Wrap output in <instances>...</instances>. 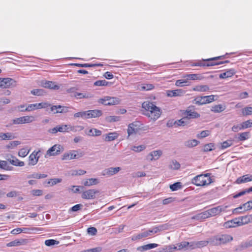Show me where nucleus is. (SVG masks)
I'll list each match as a JSON object with an SVG mask.
<instances>
[{"label": "nucleus", "instance_id": "obj_51", "mask_svg": "<svg viewBox=\"0 0 252 252\" xmlns=\"http://www.w3.org/2000/svg\"><path fill=\"white\" fill-rule=\"evenodd\" d=\"M214 149H215V145L212 143L205 145L203 148V151L204 152L211 151Z\"/></svg>", "mask_w": 252, "mask_h": 252}, {"label": "nucleus", "instance_id": "obj_59", "mask_svg": "<svg viewBox=\"0 0 252 252\" xmlns=\"http://www.w3.org/2000/svg\"><path fill=\"white\" fill-rule=\"evenodd\" d=\"M187 118L185 116L182 119L176 122L177 125L179 126H184L188 124Z\"/></svg>", "mask_w": 252, "mask_h": 252}, {"label": "nucleus", "instance_id": "obj_28", "mask_svg": "<svg viewBox=\"0 0 252 252\" xmlns=\"http://www.w3.org/2000/svg\"><path fill=\"white\" fill-rule=\"evenodd\" d=\"M185 93L184 91L182 90H175L168 91L167 95L170 97L182 95Z\"/></svg>", "mask_w": 252, "mask_h": 252}, {"label": "nucleus", "instance_id": "obj_42", "mask_svg": "<svg viewBox=\"0 0 252 252\" xmlns=\"http://www.w3.org/2000/svg\"><path fill=\"white\" fill-rule=\"evenodd\" d=\"M20 144L21 142L19 141H11L9 143V144L5 146V148L8 150L13 149Z\"/></svg>", "mask_w": 252, "mask_h": 252}, {"label": "nucleus", "instance_id": "obj_5", "mask_svg": "<svg viewBox=\"0 0 252 252\" xmlns=\"http://www.w3.org/2000/svg\"><path fill=\"white\" fill-rule=\"evenodd\" d=\"M97 102L105 105H114L119 104L120 100L117 97L106 96L99 99Z\"/></svg>", "mask_w": 252, "mask_h": 252}, {"label": "nucleus", "instance_id": "obj_44", "mask_svg": "<svg viewBox=\"0 0 252 252\" xmlns=\"http://www.w3.org/2000/svg\"><path fill=\"white\" fill-rule=\"evenodd\" d=\"M175 85L177 86L184 87L189 85V82L187 78L178 80L176 81Z\"/></svg>", "mask_w": 252, "mask_h": 252}, {"label": "nucleus", "instance_id": "obj_63", "mask_svg": "<svg viewBox=\"0 0 252 252\" xmlns=\"http://www.w3.org/2000/svg\"><path fill=\"white\" fill-rule=\"evenodd\" d=\"M242 113L244 115H250L252 114V107H245L242 110Z\"/></svg>", "mask_w": 252, "mask_h": 252}, {"label": "nucleus", "instance_id": "obj_9", "mask_svg": "<svg viewBox=\"0 0 252 252\" xmlns=\"http://www.w3.org/2000/svg\"><path fill=\"white\" fill-rule=\"evenodd\" d=\"M34 121V117L32 116H26L13 119L12 122L13 124L19 125L32 123Z\"/></svg>", "mask_w": 252, "mask_h": 252}, {"label": "nucleus", "instance_id": "obj_13", "mask_svg": "<svg viewBox=\"0 0 252 252\" xmlns=\"http://www.w3.org/2000/svg\"><path fill=\"white\" fill-rule=\"evenodd\" d=\"M40 151H34L29 157V166H34L37 164L38 161L39 157L37 156L38 154Z\"/></svg>", "mask_w": 252, "mask_h": 252}, {"label": "nucleus", "instance_id": "obj_39", "mask_svg": "<svg viewBox=\"0 0 252 252\" xmlns=\"http://www.w3.org/2000/svg\"><path fill=\"white\" fill-rule=\"evenodd\" d=\"M83 126H72L70 125H67V132L69 131L76 132L83 130Z\"/></svg>", "mask_w": 252, "mask_h": 252}, {"label": "nucleus", "instance_id": "obj_64", "mask_svg": "<svg viewBox=\"0 0 252 252\" xmlns=\"http://www.w3.org/2000/svg\"><path fill=\"white\" fill-rule=\"evenodd\" d=\"M83 205L81 204H76L72 207L69 210L71 212H77L82 209Z\"/></svg>", "mask_w": 252, "mask_h": 252}, {"label": "nucleus", "instance_id": "obj_46", "mask_svg": "<svg viewBox=\"0 0 252 252\" xmlns=\"http://www.w3.org/2000/svg\"><path fill=\"white\" fill-rule=\"evenodd\" d=\"M170 168L173 170H178L180 168V164L176 160H173L169 165Z\"/></svg>", "mask_w": 252, "mask_h": 252}, {"label": "nucleus", "instance_id": "obj_33", "mask_svg": "<svg viewBox=\"0 0 252 252\" xmlns=\"http://www.w3.org/2000/svg\"><path fill=\"white\" fill-rule=\"evenodd\" d=\"M148 236H149V234L147 233V231H145L140 233L133 235L131 237V240L133 241H137Z\"/></svg>", "mask_w": 252, "mask_h": 252}, {"label": "nucleus", "instance_id": "obj_26", "mask_svg": "<svg viewBox=\"0 0 252 252\" xmlns=\"http://www.w3.org/2000/svg\"><path fill=\"white\" fill-rule=\"evenodd\" d=\"M158 246V245L157 244H149L147 245H145L144 246H140L137 248V250L140 251V252H143L145 251H147L152 249L155 248Z\"/></svg>", "mask_w": 252, "mask_h": 252}, {"label": "nucleus", "instance_id": "obj_49", "mask_svg": "<svg viewBox=\"0 0 252 252\" xmlns=\"http://www.w3.org/2000/svg\"><path fill=\"white\" fill-rule=\"evenodd\" d=\"M31 93L34 95L41 96L44 95L45 92L43 89H33L31 91Z\"/></svg>", "mask_w": 252, "mask_h": 252}, {"label": "nucleus", "instance_id": "obj_54", "mask_svg": "<svg viewBox=\"0 0 252 252\" xmlns=\"http://www.w3.org/2000/svg\"><path fill=\"white\" fill-rule=\"evenodd\" d=\"M209 243H210V240L209 241H198L195 243V247L201 248L204 246H206Z\"/></svg>", "mask_w": 252, "mask_h": 252}, {"label": "nucleus", "instance_id": "obj_3", "mask_svg": "<svg viewBox=\"0 0 252 252\" xmlns=\"http://www.w3.org/2000/svg\"><path fill=\"white\" fill-rule=\"evenodd\" d=\"M212 179L208 173L196 176L191 180V183L196 186H205L212 183Z\"/></svg>", "mask_w": 252, "mask_h": 252}, {"label": "nucleus", "instance_id": "obj_10", "mask_svg": "<svg viewBox=\"0 0 252 252\" xmlns=\"http://www.w3.org/2000/svg\"><path fill=\"white\" fill-rule=\"evenodd\" d=\"M215 96L214 95H211L198 97L195 99V103L198 105L209 103L215 100Z\"/></svg>", "mask_w": 252, "mask_h": 252}, {"label": "nucleus", "instance_id": "obj_6", "mask_svg": "<svg viewBox=\"0 0 252 252\" xmlns=\"http://www.w3.org/2000/svg\"><path fill=\"white\" fill-rule=\"evenodd\" d=\"M63 151V148L62 145L55 144L47 150L45 155V157L47 158L49 157L58 155Z\"/></svg>", "mask_w": 252, "mask_h": 252}, {"label": "nucleus", "instance_id": "obj_1", "mask_svg": "<svg viewBox=\"0 0 252 252\" xmlns=\"http://www.w3.org/2000/svg\"><path fill=\"white\" fill-rule=\"evenodd\" d=\"M142 107L146 111L144 114L153 120H157L161 115L160 108L156 106L153 102L148 101H145L142 103Z\"/></svg>", "mask_w": 252, "mask_h": 252}, {"label": "nucleus", "instance_id": "obj_43", "mask_svg": "<svg viewBox=\"0 0 252 252\" xmlns=\"http://www.w3.org/2000/svg\"><path fill=\"white\" fill-rule=\"evenodd\" d=\"M184 78H187V80H200L201 79V77L199 76L198 74H187L183 77Z\"/></svg>", "mask_w": 252, "mask_h": 252}, {"label": "nucleus", "instance_id": "obj_47", "mask_svg": "<svg viewBox=\"0 0 252 252\" xmlns=\"http://www.w3.org/2000/svg\"><path fill=\"white\" fill-rule=\"evenodd\" d=\"M250 137V133L249 132H244L239 133V140L240 141H244L249 139Z\"/></svg>", "mask_w": 252, "mask_h": 252}, {"label": "nucleus", "instance_id": "obj_36", "mask_svg": "<svg viewBox=\"0 0 252 252\" xmlns=\"http://www.w3.org/2000/svg\"><path fill=\"white\" fill-rule=\"evenodd\" d=\"M199 142L198 141L195 139L189 140L185 141L184 143V145L186 147L190 148L197 146Z\"/></svg>", "mask_w": 252, "mask_h": 252}, {"label": "nucleus", "instance_id": "obj_48", "mask_svg": "<svg viewBox=\"0 0 252 252\" xmlns=\"http://www.w3.org/2000/svg\"><path fill=\"white\" fill-rule=\"evenodd\" d=\"M21 230L22 232H24L25 233H31L29 231H32V232H35L36 231L41 230V229L38 227L23 228H21Z\"/></svg>", "mask_w": 252, "mask_h": 252}, {"label": "nucleus", "instance_id": "obj_24", "mask_svg": "<svg viewBox=\"0 0 252 252\" xmlns=\"http://www.w3.org/2000/svg\"><path fill=\"white\" fill-rule=\"evenodd\" d=\"M119 134L117 132H110L103 135V138L105 141H111L118 137Z\"/></svg>", "mask_w": 252, "mask_h": 252}, {"label": "nucleus", "instance_id": "obj_20", "mask_svg": "<svg viewBox=\"0 0 252 252\" xmlns=\"http://www.w3.org/2000/svg\"><path fill=\"white\" fill-rule=\"evenodd\" d=\"M102 112L99 110H91L87 111V118H96L101 116Z\"/></svg>", "mask_w": 252, "mask_h": 252}, {"label": "nucleus", "instance_id": "obj_45", "mask_svg": "<svg viewBox=\"0 0 252 252\" xmlns=\"http://www.w3.org/2000/svg\"><path fill=\"white\" fill-rule=\"evenodd\" d=\"M209 90V88L207 85H199L193 89V90L200 92H206Z\"/></svg>", "mask_w": 252, "mask_h": 252}, {"label": "nucleus", "instance_id": "obj_34", "mask_svg": "<svg viewBox=\"0 0 252 252\" xmlns=\"http://www.w3.org/2000/svg\"><path fill=\"white\" fill-rule=\"evenodd\" d=\"M99 183L98 180L95 178H90L87 179L83 183L85 186L89 187L92 185H95Z\"/></svg>", "mask_w": 252, "mask_h": 252}, {"label": "nucleus", "instance_id": "obj_29", "mask_svg": "<svg viewBox=\"0 0 252 252\" xmlns=\"http://www.w3.org/2000/svg\"><path fill=\"white\" fill-rule=\"evenodd\" d=\"M42 86L44 88H49L51 89L54 90H58L60 88V87L55 84V83L52 81H45V82L42 83Z\"/></svg>", "mask_w": 252, "mask_h": 252}, {"label": "nucleus", "instance_id": "obj_25", "mask_svg": "<svg viewBox=\"0 0 252 252\" xmlns=\"http://www.w3.org/2000/svg\"><path fill=\"white\" fill-rule=\"evenodd\" d=\"M239 219H240V226H242L252 222V215L242 216L239 217Z\"/></svg>", "mask_w": 252, "mask_h": 252}, {"label": "nucleus", "instance_id": "obj_17", "mask_svg": "<svg viewBox=\"0 0 252 252\" xmlns=\"http://www.w3.org/2000/svg\"><path fill=\"white\" fill-rule=\"evenodd\" d=\"M185 115L187 120L190 119H195L200 117V114L194 110H192L189 108L186 110Z\"/></svg>", "mask_w": 252, "mask_h": 252}, {"label": "nucleus", "instance_id": "obj_58", "mask_svg": "<svg viewBox=\"0 0 252 252\" xmlns=\"http://www.w3.org/2000/svg\"><path fill=\"white\" fill-rule=\"evenodd\" d=\"M59 242L53 239L47 240L45 242V244L47 246H51L54 245H58Z\"/></svg>", "mask_w": 252, "mask_h": 252}, {"label": "nucleus", "instance_id": "obj_2", "mask_svg": "<svg viewBox=\"0 0 252 252\" xmlns=\"http://www.w3.org/2000/svg\"><path fill=\"white\" fill-rule=\"evenodd\" d=\"M233 237L228 234H221L210 238V244L214 246L225 245L233 240Z\"/></svg>", "mask_w": 252, "mask_h": 252}, {"label": "nucleus", "instance_id": "obj_41", "mask_svg": "<svg viewBox=\"0 0 252 252\" xmlns=\"http://www.w3.org/2000/svg\"><path fill=\"white\" fill-rule=\"evenodd\" d=\"M47 177V174H40L38 173H33L28 176V178L41 179L45 178Z\"/></svg>", "mask_w": 252, "mask_h": 252}, {"label": "nucleus", "instance_id": "obj_32", "mask_svg": "<svg viewBox=\"0 0 252 252\" xmlns=\"http://www.w3.org/2000/svg\"><path fill=\"white\" fill-rule=\"evenodd\" d=\"M235 73V71L234 69H230L225 72L220 74L219 77L220 78L224 79L232 76Z\"/></svg>", "mask_w": 252, "mask_h": 252}, {"label": "nucleus", "instance_id": "obj_14", "mask_svg": "<svg viewBox=\"0 0 252 252\" xmlns=\"http://www.w3.org/2000/svg\"><path fill=\"white\" fill-rule=\"evenodd\" d=\"M121 170V168L120 167H109L103 171L102 175L110 177L117 174Z\"/></svg>", "mask_w": 252, "mask_h": 252}, {"label": "nucleus", "instance_id": "obj_16", "mask_svg": "<svg viewBox=\"0 0 252 252\" xmlns=\"http://www.w3.org/2000/svg\"><path fill=\"white\" fill-rule=\"evenodd\" d=\"M51 110L54 114L65 113L68 112V108L62 105H53L51 107Z\"/></svg>", "mask_w": 252, "mask_h": 252}, {"label": "nucleus", "instance_id": "obj_38", "mask_svg": "<svg viewBox=\"0 0 252 252\" xmlns=\"http://www.w3.org/2000/svg\"><path fill=\"white\" fill-rule=\"evenodd\" d=\"M0 168L5 170L10 171L12 170L13 168L8 165L6 161L0 160Z\"/></svg>", "mask_w": 252, "mask_h": 252}, {"label": "nucleus", "instance_id": "obj_40", "mask_svg": "<svg viewBox=\"0 0 252 252\" xmlns=\"http://www.w3.org/2000/svg\"><path fill=\"white\" fill-rule=\"evenodd\" d=\"M30 150L31 149H28V147L23 148L19 151L18 155L20 157L24 158L28 155Z\"/></svg>", "mask_w": 252, "mask_h": 252}, {"label": "nucleus", "instance_id": "obj_60", "mask_svg": "<svg viewBox=\"0 0 252 252\" xmlns=\"http://www.w3.org/2000/svg\"><path fill=\"white\" fill-rule=\"evenodd\" d=\"M62 182L61 179L59 178H54L50 179L48 182V184L50 186H53L56 185L58 183H61Z\"/></svg>", "mask_w": 252, "mask_h": 252}, {"label": "nucleus", "instance_id": "obj_52", "mask_svg": "<svg viewBox=\"0 0 252 252\" xmlns=\"http://www.w3.org/2000/svg\"><path fill=\"white\" fill-rule=\"evenodd\" d=\"M74 118H82L84 119L87 118V111H82L76 113L74 114Z\"/></svg>", "mask_w": 252, "mask_h": 252}, {"label": "nucleus", "instance_id": "obj_62", "mask_svg": "<svg viewBox=\"0 0 252 252\" xmlns=\"http://www.w3.org/2000/svg\"><path fill=\"white\" fill-rule=\"evenodd\" d=\"M86 173V171L84 170H74L72 171L71 175L73 176L82 175L85 174Z\"/></svg>", "mask_w": 252, "mask_h": 252}, {"label": "nucleus", "instance_id": "obj_35", "mask_svg": "<svg viewBox=\"0 0 252 252\" xmlns=\"http://www.w3.org/2000/svg\"><path fill=\"white\" fill-rule=\"evenodd\" d=\"M0 138L2 140H12L15 138L14 136L13 133L11 132L7 133H0Z\"/></svg>", "mask_w": 252, "mask_h": 252}, {"label": "nucleus", "instance_id": "obj_22", "mask_svg": "<svg viewBox=\"0 0 252 252\" xmlns=\"http://www.w3.org/2000/svg\"><path fill=\"white\" fill-rule=\"evenodd\" d=\"M222 210V207L219 206L207 210L210 217L219 214Z\"/></svg>", "mask_w": 252, "mask_h": 252}, {"label": "nucleus", "instance_id": "obj_15", "mask_svg": "<svg viewBox=\"0 0 252 252\" xmlns=\"http://www.w3.org/2000/svg\"><path fill=\"white\" fill-rule=\"evenodd\" d=\"M243 208H244V211L250 210L252 209V200L249 201L243 204L242 206H241L238 208L234 209L233 210V213H241V211Z\"/></svg>", "mask_w": 252, "mask_h": 252}, {"label": "nucleus", "instance_id": "obj_57", "mask_svg": "<svg viewBox=\"0 0 252 252\" xmlns=\"http://www.w3.org/2000/svg\"><path fill=\"white\" fill-rule=\"evenodd\" d=\"M210 134V131L209 130H203L197 135V137L199 138H202L209 136Z\"/></svg>", "mask_w": 252, "mask_h": 252}, {"label": "nucleus", "instance_id": "obj_27", "mask_svg": "<svg viewBox=\"0 0 252 252\" xmlns=\"http://www.w3.org/2000/svg\"><path fill=\"white\" fill-rule=\"evenodd\" d=\"M13 159H7V160L13 165L15 166L22 167L25 165L24 161H20L18 158L14 157H12Z\"/></svg>", "mask_w": 252, "mask_h": 252}, {"label": "nucleus", "instance_id": "obj_12", "mask_svg": "<svg viewBox=\"0 0 252 252\" xmlns=\"http://www.w3.org/2000/svg\"><path fill=\"white\" fill-rule=\"evenodd\" d=\"M15 81L9 78H0V88H8L11 86L15 85Z\"/></svg>", "mask_w": 252, "mask_h": 252}, {"label": "nucleus", "instance_id": "obj_37", "mask_svg": "<svg viewBox=\"0 0 252 252\" xmlns=\"http://www.w3.org/2000/svg\"><path fill=\"white\" fill-rule=\"evenodd\" d=\"M101 133V131L99 129H97L96 128H91L88 131V132L87 134L89 136H100Z\"/></svg>", "mask_w": 252, "mask_h": 252}, {"label": "nucleus", "instance_id": "obj_50", "mask_svg": "<svg viewBox=\"0 0 252 252\" xmlns=\"http://www.w3.org/2000/svg\"><path fill=\"white\" fill-rule=\"evenodd\" d=\"M155 86L152 84H143L141 87L142 90L150 91L153 90Z\"/></svg>", "mask_w": 252, "mask_h": 252}, {"label": "nucleus", "instance_id": "obj_31", "mask_svg": "<svg viewBox=\"0 0 252 252\" xmlns=\"http://www.w3.org/2000/svg\"><path fill=\"white\" fill-rule=\"evenodd\" d=\"M225 109V106L222 104H218L212 106L211 111L214 113H220Z\"/></svg>", "mask_w": 252, "mask_h": 252}, {"label": "nucleus", "instance_id": "obj_8", "mask_svg": "<svg viewBox=\"0 0 252 252\" xmlns=\"http://www.w3.org/2000/svg\"><path fill=\"white\" fill-rule=\"evenodd\" d=\"M51 106V104L47 102H41L39 103H33L29 104L25 110L21 109V111H32L41 108H47Z\"/></svg>", "mask_w": 252, "mask_h": 252}, {"label": "nucleus", "instance_id": "obj_56", "mask_svg": "<svg viewBox=\"0 0 252 252\" xmlns=\"http://www.w3.org/2000/svg\"><path fill=\"white\" fill-rule=\"evenodd\" d=\"M145 149V146L144 145H139V146H134L131 147V150L136 152H140L142 151Z\"/></svg>", "mask_w": 252, "mask_h": 252}, {"label": "nucleus", "instance_id": "obj_55", "mask_svg": "<svg viewBox=\"0 0 252 252\" xmlns=\"http://www.w3.org/2000/svg\"><path fill=\"white\" fill-rule=\"evenodd\" d=\"M182 187L181 183L177 182L170 186V189L172 191H175L178 190L179 189H180Z\"/></svg>", "mask_w": 252, "mask_h": 252}, {"label": "nucleus", "instance_id": "obj_23", "mask_svg": "<svg viewBox=\"0 0 252 252\" xmlns=\"http://www.w3.org/2000/svg\"><path fill=\"white\" fill-rule=\"evenodd\" d=\"M250 181H252V175L247 174L238 178L236 182L238 184H240Z\"/></svg>", "mask_w": 252, "mask_h": 252}, {"label": "nucleus", "instance_id": "obj_18", "mask_svg": "<svg viewBox=\"0 0 252 252\" xmlns=\"http://www.w3.org/2000/svg\"><path fill=\"white\" fill-rule=\"evenodd\" d=\"M240 219L238 217L225 222L224 226L226 228L235 227L237 226H240Z\"/></svg>", "mask_w": 252, "mask_h": 252}, {"label": "nucleus", "instance_id": "obj_61", "mask_svg": "<svg viewBox=\"0 0 252 252\" xmlns=\"http://www.w3.org/2000/svg\"><path fill=\"white\" fill-rule=\"evenodd\" d=\"M242 127L243 129L248 128L252 126V120H249L242 123Z\"/></svg>", "mask_w": 252, "mask_h": 252}, {"label": "nucleus", "instance_id": "obj_11", "mask_svg": "<svg viewBox=\"0 0 252 252\" xmlns=\"http://www.w3.org/2000/svg\"><path fill=\"white\" fill-rule=\"evenodd\" d=\"M99 193V191L94 189H90L83 191L81 197L84 199H94L95 198L96 194Z\"/></svg>", "mask_w": 252, "mask_h": 252}, {"label": "nucleus", "instance_id": "obj_19", "mask_svg": "<svg viewBox=\"0 0 252 252\" xmlns=\"http://www.w3.org/2000/svg\"><path fill=\"white\" fill-rule=\"evenodd\" d=\"M162 151L161 150H156L150 153L147 158L151 161L156 160L158 159L162 155Z\"/></svg>", "mask_w": 252, "mask_h": 252}, {"label": "nucleus", "instance_id": "obj_7", "mask_svg": "<svg viewBox=\"0 0 252 252\" xmlns=\"http://www.w3.org/2000/svg\"><path fill=\"white\" fill-rule=\"evenodd\" d=\"M148 129L149 127L147 126H145L143 128H140L139 126V123L136 122L131 123L128 125L127 132L128 136H130L134 134H136L138 132L139 130L142 129L143 130H147Z\"/></svg>", "mask_w": 252, "mask_h": 252}, {"label": "nucleus", "instance_id": "obj_30", "mask_svg": "<svg viewBox=\"0 0 252 252\" xmlns=\"http://www.w3.org/2000/svg\"><path fill=\"white\" fill-rule=\"evenodd\" d=\"M73 96L77 99L90 98L93 97V95L89 93H81L76 92L73 94Z\"/></svg>", "mask_w": 252, "mask_h": 252}, {"label": "nucleus", "instance_id": "obj_53", "mask_svg": "<svg viewBox=\"0 0 252 252\" xmlns=\"http://www.w3.org/2000/svg\"><path fill=\"white\" fill-rule=\"evenodd\" d=\"M58 132H67V125H61L57 126Z\"/></svg>", "mask_w": 252, "mask_h": 252}, {"label": "nucleus", "instance_id": "obj_21", "mask_svg": "<svg viewBox=\"0 0 252 252\" xmlns=\"http://www.w3.org/2000/svg\"><path fill=\"white\" fill-rule=\"evenodd\" d=\"M28 240L27 239H22L20 240H15L11 241L6 244V246L8 247H16L20 245H24L27 244Z\"/></svg>", "mask_w": 252, "mask_h": 252}, {"label": "nucleus", "instance_id": "obj_4", "mask_svg": "<svg viewBox=\"0 0 252 252\" xmlns=\"http://www.w3.org/2000/svg\"><path fill=\"white\" fill-rule=\"evenodd\" d=\"M84 155V153L80 150H72L63 154L62 157V159L63 160H69L79 158Z\"/></svg>", "mask_w": 252, "mask_h": 252}]
</instances>
